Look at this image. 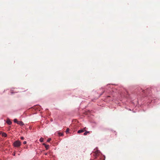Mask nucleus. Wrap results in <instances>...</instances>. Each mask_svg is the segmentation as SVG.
Listing matches in <instances>:
<instances>
[{"label": "nucleus", "mask_w": 160, "mask_h": 160, "mask_svg": "<svg viewBox=\"0 0 160 160\" xmlns=\"http://www.w3.org/2000/svg\"><path fill=\"white\" fill-rule=\"evenodd\" d=\"M7 123L9 125H11L12 123V122L10 121V120L9 119H8L7 120Z\"/></svg>", "instance_id": "20e7f679"}, {"label": "nucleus", "mask_w": 160, "mask_h": 160, "mask_svg": "<svg viewBox=\"0 0 160 160\" xmlns=\"http://www.w3.org/2000/svg\"><path fill=\"white\" fill-rule=\"evenodd\" d=\"M14 122L15 123H16L17 124V122H18V121L16 119H15L14 120Z\"/></svg>", "instance_id": "1a4fd4ad"}, {"label": "nucleus", "mask_w": 160, "mask_h": 160, "mask_svg": "<svg viewBox=\"0 0 160 160\" xmlns=\"http://www.w3.org/2000/svg\"><path fill=\"white\" fill-rule=\"evenodd\" d=\"M21 138L22 140H23L24 139V138L23 137H21Z\"/></svg>", "instance_id": "dca6fc26"}, {"label": "nucleus", "mask_w": 160, "mask_h": 160, "mask_svg": "<svg viewBox=\"0 0 160 160\" xmlns=\"http://www.w3.org/2000/svg\"><path fill=\"white\" fill-rule=\"evenodd\" d=\"M84 132V130H83L82 129H81L78 131V133H82Z\"/></svg>", "instance_id": "423d86ee"}, {"label": "nucleus", "mask_w": 160, "mask_h": 160, "mask_svg": "<svg viewBox=\"0 0 160 160\" xmlns=\"http://www.w3.org/2000/svg\"><path fill=\"white\" fill-rule=\"evenodd\" d=\"M2 137H6L7 136V135L6 134V133L5 132H3L2 133Z\"/></svg>", "instance_id": "39448f33"}, {"label": "nucleus", "mask_w": 160, "mask_h": 160, "mask_svg": "<svg viewBox=\"0 0 160 160\" xmlns=\"http://www.w3.org/2000/svg\"><path fill=\"white\" fill-rule=\"evenodd\" d=\"M17 124H19L21 126H22L24 125L23 123L21 121H18L17 122Z\"/></svg>", "instance_id": "f03ea898"}, {"label": "nucleus", "mask_w": 160, "mask_h": 160, "mask_svg": "<svg viewBox=\"0 0 160 160\" xmlns=\"http://www.w3.org/2000/svg\"><path fill=\"white\" fill-rule=\"evenodd\" d=\"M45 155H47V153H45Z\"/></svg>", "instance_id": "a211bd4d"}, {"label": "nucleus", "mask_w": 160, "mask_h": 160, "mask_svg": "<svg viewBox=\"0 0 160 160\" xmlns=\"http://www.w3.org/2000/svg\"><path fill=\"white\" fill-rule=\"evenodd\" d=\"M69 131V129L68 128L67 130H66V132L67 133Z\"/></svg>", "instance_id": "f8f14e48"}, {"label": "nucleus", "mask_w": 160, "mask_h": 160, "mask_svg": "<svg viewBox=\"0 0 160 160\" xmlns=\"http://www.w3.org/2000/svg\"><path fill=\"white\" fill-rule=\"evenodd\" d=\"M90 133V132L89 131H87L84 133V135L85 136V135H86L88 133Z\"/></svg>", "instance_id": "0eeeda50"}, {"label": "nucleus", "mask_w": 160, "mask_h": 160, "mask_svg": "<svg viewBox=\"0 0 160 160\" xmlns=\"http://www.w3.org/2000/svg\"><path fill=\"white\" fill-rule=\"evenodd\" d=\"M58 135L59 136H62L63 135V134L61 132L58 133Z\"/></svg>", "instance_id": "9d476101"}, {"label": "nucleus", "mask_w": 160, "mask_h": 160, "mask_svg": "<svg viewBox=\"0 0 160 160\" xmlns=\"http://www.w3.org/2000/svg\"><path fill=\"white\" fill-rule=\"evenodd\" d=\"M43 145L45 146L46 150H48L49 149V145H47L45 143H43Z\"/></svg>", "instance_id": "7ed1b4c3"}, {"label": "nucleus", "mask_w": 160, "mask_h": 160, "mask_svg": "<svg viewBox=\"0 0 160 160\" xmlns=\"http://www.w3.org/2000/svg\"><path fill=\"white\" fill-rule=\"evenodd\" d=\"M86 128L85 127V128H84L83 129H82L83 130H84V131H86Z\"/></svg>", "instance_id": "4468645a"}, {"label": "nucleus", "mask_w": 160, "mask_h": 160, "mask_svg": "<svg viewBox=\"0 0 160 160\" xmlns=\"http://www.w3.org/2000/svg\"><path fill=\"white\" fill-rule=\"evenodd\" d=\"M21 142L19 140L16 141L13 143V145L15 147L18 148L21 145Z\"/></svg>", "instance_id": "f257e3e1"}, {"label": "nucleus", "mask_w": 160, "mask_h": 160, "mask_svg": "<svg viewBox=\"0 0 160 160\" xmlns=\"http://www.w3.org/2000/svg\"><path fill=\"white\" fill-rule=\"evenodd\" d=\"M23 144H26L27 142H26V141H24V142H23Z\"/></svg>", "instance_id": "ddd939ff"}, {"label": "nucleus", "mask_w": 160, "mask_h": 160, "mask_svg": "<svg viewBox=\"0 0 160 160\" xmlns=\"http://www.w3.org/2000/svg\"><path fill=\"white\" fill-rule=\"evenodd\" d=\"M51 138H48V140H47V142H49L51 140Z\"/></svg>", "instance_id": "9b49d317"}, {"label": "nucleus", "mask_w": 160, "mask_h": 160, "mask_svg": "<svg viewBox=\"0 0 160 160\" xmlns=\"http://www.w3.org/2000/svg\"><path fill=\"white\" fill-rule=\"evenodd\" d=\"M104 92V91H103V92H102V93L101 95H102V94Z\"/></svg>", "instance_id": "6ab92c4d"}, {"label": "nucleus", "mask_w": 160, "mask_h": 160, "mask_svg": "<svg viewBox=\"0 0 160 160\" xmlns=\"http://www.w3.org/2000/svg\"><path fill=\"white\" fill-rule=\"evenodd\" d=\"M39 141L40 142H42L43 141V138H41L39 140Z\"/></svg>", "instance_id": "6e6552de"}, {"label": "nucleus", "mask_w": 160, "mask_h": 160, "mask_svg": "<svg viewBox=\"0 0 160 160\" xmlns=\"http://www.w3.org/2000/svg\"><path fill=\"white\" fill-rule=\"evenodd\" d=\"M14 156H15V153L14 152L13 154H12Z\"/></svg>", "instance_id": "f3484780"}, {"label": "nucleus", "mask_w": 160, "mask_h": 160, "mask_svg": "<svg viewBox=\"0 0 160 160\" xmlns=\"http://www.w3.org/2000/svg\"><path fill=\"white\" fill-rule=\"evenodd\" d=\"M98 152H96L95 153V154L96 155V156H97L98 155Z\"/></svg>", "instance_id": "2eb2a0df"}]
</instances>
